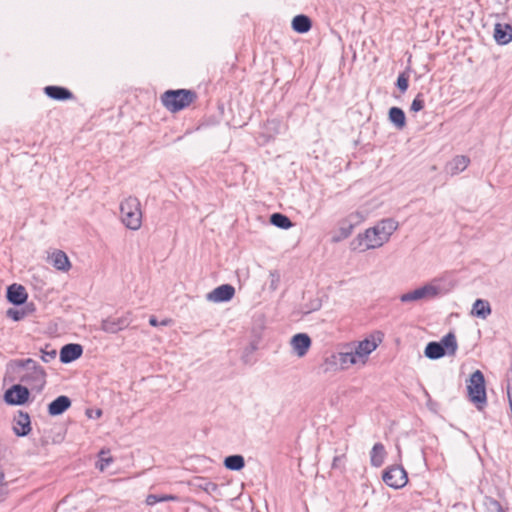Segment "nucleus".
I'll return each mask as SVG.
<instances>
[{
	"label": "nucleus",
	"instance_id": "nucleus-1",
	"mask_svg": "<svg viewBox=\"0 0 512 512\" xmlns=\"http://www.w3.org/2000/svg\"><path fill=\"white\" fill-rule=\"evenodd\" d=\"M398 228V222L392 218L379 221L374 227L368 228L364 233L351 242L352 249L365 251L381 247L386 243L393 232Z\"/></svg>",
	"mask_w": 512,
	"mask_h": 512
},
{
	"label": "nucleus",
	"instance_id": "nucleus-2",
	"mask_svg": "<svg viewBox=\"0 0 512 512\" xmlns=\"http://www.w3.org/2000/svg\"><path fill=\"white\" fill-rule=\"evenodd\" d=\"M197 99V93L189 89L167 90L161 95L162 105L171 113L189 107Z\"/></svg>",
	"mask_w": 512,
	"mask_h": 512
},
{
	"label": "nucleus",
	"instance_id": "nucleus-3",
	"mask_svg": "<svg viewBox=\"0 0 512 512\" xmlns=\"http://www.w3.org/2000/svg\"><path fill=\"white\" fill-rule=\"evenodd\" d=\"M458 344L454 333L449 332L442 337L440 341L429 342L425 349L424 355L428 359L437 360L445 355L453 356L456 354Z\"/></svg>",
	"mask_w": 512,
	"mask_h": 512
},
{
	"label": "nucleus",
	"instance_id": "nucleus-4",
	"mask_svg": "<svg viewBox=\"0 0 512 512\" xmlns=\"http://www.w3.org/2000/svg\"><path fill=\"white\" fill-rule=\"evenodd\" d=\"M121 220L131 230H138L142 224L141 204L137 197L129 196L120 204Z\"/></svg>",
	"mask_w": 512,
	"mask_h": 512
},
{
	"label": "nucleus",
	"instance_id": "nucleus-5",
	"mask_svg": "<svg viewBox=\"0 0 512 512\" xmlns=\"http://www.w3.org/2000/svg\"><path fill=\"white\" fill-rule=\"evenodd\" d=\"M467 392L469 400L476 405L478 409L487 403L485 378L480 370L474 371L467 383Z\"/></svg>",
	"mask_w": 512,
	"mask_h": 512
},
{
	"label": "nucleus",
	"instance_id": "nucleus-6",
	"mask_svg": "<svg viewBox=\"0 0 512 512\" xmlns=\"http://www.w3.org/2000/svg\"><path fill=\"white\" fill-rule=\"evenodd\" d=\"M358 358L354 355L353 349L333 353L330 357L325 359L326 371L327 370H345L351 365L356 364Z\"/></svg>",
	"mask_w": 512,
	"mask_h": 512
},
{
	"label": "nucleus",
	"instance_id": "nucleus-7",
	"mask_svg": "<svg viewBox=\"0 0 512 512\" xmlns=\"http://www.w3.org/2000/svg\"><path fill=\"white\" fill-rule=\"evenodd\" d=\"M382 479L393 489L403 488L408 482L406 470L401 465H392L383 471Z\"/></svg>",
	"mask_w": 512,
	"mask_h": 512
},
{
	"label": "nucleus",
	"instance_id": "nucleus-8",
	"mask_svg": "<svg viewBox=\"0 0 512 512\" xmlns=\"http://www.w3.org/2000/svg\"><path fill=\"white\" fill-rule=\"evenodd\" d=\"M46 372L43 367H31V371L24 374L20 381L26 383L32 390L40 393L46 385Z\"/></svg>",
	"mask_w": 512,
	"mask_h": 512
},
{
	"label": "nucleus",
	"instance_id": "nucleus-9",
	"mask_svg": "<svg viewBox=\"0 0 512 512\" xmlns=\"http://www.w3.org/2000/svg\"><path fill=\"white\" fill-rule=\"evenodd\" d=\"M29 388L21 385L14 384L4 393V401L8 405H23L29 400Z\"/></svg>",
	"mask_w": 512,
	"mask_h": 512
},
{
	"label": "nucleus",
	"instance_id": "nucleus-10",
	"mask_svg": "<svg viewBox=\"0 0 512 512\" xmlns=\"http://www.w3.org/2000/svg\"><path fill=\"white\" fill-rule=\"evenodd\" d=\"M439 294V288L426 284L420 288H417L413 291L404 293L400 296V301L403 303L418 301L425 298H434Z\"/></svg>",
	"mask_w": 512,
	"mask_h": 512
},
{
	"label": "nucleus",
	"instance_id": "nucleus-11",
	"mask_svg": "<svg viewBox=\"0 0 512 512\" xmlns=\"http://www.w3.org/2000/svg\"><path fill=\"white\" fill-rule=\"evenodd\" d=\"M130 323L129 313L117 318L108 317L101 321V330L106 333L115 334L128 328Z\"/></svg>",
	"mask_w": 512,
	"mask_h": 512
},
{
	"label": "nucleus",
	"instance_id": "nucleus-12",
	"mask_svg": "<svg viewBox=\"0 0 512 512\" xmlns=\"http://www.w3.org/2000/svg\"><path fill=\"white\" fill-rule=\"evenodd\" d=\"M235 295V288L231 284H222L206 295V299L214 303L230 301Z\"/></svg>",
	"mask_w": 512,
	"mask_h": 512
},
{
	"label": "nucleus",
	"instance_id": "nucleus-13",
	"mask_svg": "<svg viewBox=\"0 0 512 512\" xmlns=\"http://www.w3.org/2000/svg\"><path fill=\"white\" fill-rule=\"evenodd\" d=\"M6 298L9 303L21 306L26 304L28 293L23 285L13 283L7 287Z\"/></svg>",
	"mask_w": 512,
	"mask_h": 512
},
{
	"label": "nucleus",
	"instance_id": "nucleus-14",
	"mask_svg": "<svg viewBox=\"0 0 512 512\" xmlns=\"http://www.w3.org/2000/svg\"><path fill=\"white\" fill-rule=\"evenodd\" d=\"M83 354V347L77 343H69L62 346L60 349V361L63 364L71 363L78 358H80Z\"/></svg>",
	"mask_w": 512,
	"mask_h": 512
},
{
	"label": "nucleus",
	"instance_id": "nucleus-15",
	"mask_svg": "<svg viewBox=\"0 0 512 512\" xmlns=\"http://www.w3.org/2000/svg\"><path fill=\"white\" fill-rule=\"evenodd\" d=\"M379 342H381L380 338L378 339V342H376L373 337L371 339L365 338L364 340L359 341L355 347L352 348L354 355L359 359H363V362H365L368 355L376 350Z\"/></svg>",
	"mask_w": 512,
	"mask_h": 512
},
{
	"label": "nucleus",
	"instance_id": "nucleus-16",
	"mask_svg": "<svg viewBox=\"0 0 512 512\" xmlns=\"http://www.w3.org/2000/svg\"><path fill=\"white\" fill-rule=\"evenodd\" d=\"M291 346L298 357H303L307 354L311 347V338L306 333H297L291 338Z\"/></svg>",
	"mask_w": 512,
	"mask_h": 512
},
{
	"label": "nucleus",
	"instance_id": "nucleus-17",
	"mask_svg": "<svg viewBox=\"0 0 512 512\" xmlns=\"http://www.w3.org/2000/svg\"><path fill=\"white\" fill-rule=\"evenodd\" d=\"M13 431L19 437L27 436L31 431V420L27 412L18 411V415L14 418Z\"/></svg>",
	"mask_w": 512,
	"mask_h": 512
},
{
	"label": "nucleus",
	"instance_id": "nucleus-18",
	"mask_svg": "<svg viewBox=\"0 0 512 512\" xmlns=\"http://www.w3.org/2000/svg\"><path fill=\"white\" fill-rule=\"evenodd\" d=\"M72 405L71 399L66 395H60L48 404V414L52 417L62 415Z\"/></svg>",
	"mask_w": 512,
	"mask_h": 512
},
{
	"label": "nucleus",
	"instance_id": "nucleus-19",
	"mask_svg": "<svg viewBox=\"0 0 512 512\" xmlns=\"http://www.w3.org/2000/svg\"><path fill=\"white\" fill-rule=\"evenodd\" d=\"M44 93L51 99L57 101H66L73 98V93L62 86L50 85L44 88Z\"/></svg>",
	"mask_w": 512,
	"mask_h": 512
},
{
	"label": "nucleus",
	"instance_id": "nucleus-20",
	"mask_svg": "<svg viewBox=\"0 0 512 512\" xmlns=\"http://www.w3.org/2000/svg\"><path fill=\"white\" fill-rule=\"evenodd\" d=\"M494 39L499 45L508 44L512 41V26L510 24H495Z\"/></svg>",
	"mask_w": 512,
	"mask_h": 512
},
{
	"label": "nucleus",
	"instance_id": "nucleus-21",
	"mask_svg": "<svg viewBox=\"0 0 512 512\" xmlns=\"http://www.w3.org/2000/svg\"><path fill=\"white\" fill-rule=\"evenodd\" d=\"M388 119L398 130L406 127V115L399 107L394 106L389 109Z\"/></svg>",
	"mask_w": 512,
	"mask_h": 512
},
{
	"label": "nucleus",
	"instance_id": "nucleus-22",
	"mask_svg": "<svg viewBox=\"0 0 512 512\" xmlns=\"http://www.w3.org/2000/svg\"><path fill=\"white\" fill-rule=\"evenodd\" d=\"M291 25H292V29L295 32L304 34V33H307L311 29L312 21L308 16H306L304 14H299V15H296L292 19Z\"/></svg>",
	"mask_w": 512,
	"mask_h": 512
},
{
	"label": "nucleus",
	"instance_id": "nucleus-23",
	"mask_svg": "<svg viewBox=\"0 0 512 512\" xmlns=\"http://www.w3.org/2000/svg\"><path fill=\"white\" fill-rule=\"evenodd\" d=\"M491 306L487 300L477 299L472 307L471 314L481 319H486L491 314Z\"/></svg>",
	"mask_w": 512,
	"mask_h": 512
},
{
	"label": "nucleus",
	"instance_id": "nucleus-24",
	"mask_svg": "<svg viewBox=\"0 0 512 512\" xmlns=\"http://www.w3.org/2000/svg\"><path fill=\"white\" fill-rule=\"evenodd\" d=\"M53 266L60 271H68L71 267L68 256L62 250L53 252L51 256Z\"/></svg>",
	"mask_w": 512,
	"mask_h": 512
},
{
	"label": "nucleus",
	"instance_id": "nucleus-25",
	"mask_svg": "<svg viewBox=\"0 0 512 512\" xmlns=\"http://www.w3.org/2000/svg\"><path fill=\"white\" fill-rule=\"evenodd\" d=\"M385 455L386 452L384 445L382 443L374 444L370 452L371 465L374 467H380L384 463Z\"/></svg>",
	"mask_w": 512,
	"mask_h": 512
},
{
	"label": "nucleus",
	"instance_id": "nucleus-26",
	"mask_svg": "<svg viewBox=\"0 0 512 512\" xmlns=\"http://www.w3.org/2000/svg\"><path fill=\"white\" fill-rule=\"evenodd\" d=\"M224 467L231 471H240L245 467V459L240 454L229 455L224 459Z\"/></svg>",
	"mask_w": 512,
	"mask_h": 512
},
{
	"label": "nucleus",
	"instance_id": "nucleus-27",
	"mask_svg": "<svg viewBox=\"0 0 512 512\" xmlns=\"http://www.w3.org/2000/svg\"><path fill=\"white\" fill-rule=\"evenodd\" d=\"M470 163V159L464 155H458L448 164L449 171L452 175H456L464 171Z\"/></svg>",
	"mask_w": 512,
	"mask_h": 512
},
{
	"label": "nucleus",
	"instance_id": "nucleus-28",
	"mask_svg": "<svg viewBox=\"0 0 512 512\" xmlns=\"http://www.w3.org/2000/svg\"><path fill=\"white\" fill-rule=\"evenodd\" d=\"M270 223L281 229H289L293 226L290 218L282 213H273L270 216Z\"/></svg>",
	"mask_w": 512,
	"mask_h": 512
},
{
	"label": "nucleus",
	"instance_id": "nucleus-29",
	"mask_svg": "<svg viewBox=\"0 0 512 512\" xmlns=\"http://www.w3.org/2000/svg\"><path fill=\"white\" fill-rule=\"evenodd\" d=\"M177 496L171 494H149L146 498V504L153 506L159 502L176 501Z\"/></svg>",
	"mask_w": 512,
	"mask_h": 512
},
{
	"label": "nucleus",
	"instance_id": "nucleus-30",
	"mask_svg": "<svg viewBox=\"0 0 512 512\" xmlns=\"http://www.w3.org/2000/svg\"><path fill=\"white\" fill-rule=\"evenodd\" d=\"M112 462L113 458L109 456V451L101 450L99 452V461L97 462L96 467L100 471H104Z\"/></svg>",
	"mask_w": 512,
	"mask_h": 512
},
{
	"label": "nucleus",
	"instance_id": "nucleus-31",
	"mask_svg": "<svg viewBox=\"0 0 512 512\" xmlns=\"http://www.w3.org/2000/svg\"><path fill=\"white\" fill-rule=\"evenodd\" d=\"M10 365L18 368H27L29 371H31V367H41L32 358L13 360L10 362Z\"/></svg>",
	"mask_w": 512,
	"mask_h": 512
},
{
	"label": "nucleus",
	"instance_id": "nucleus-32",
	"mask_svg": "<svg viewBox=\"0 0 512 512\" xmlns=\"http://www.w3.org/2000/svg\"><path fill=\"white\" fill-rule=\"evenodd\" d=\"M409 86V75L405 72H402L398 75L396 81V87L402 92H406Z\"/></svg>",
	"mask_w": 512,
	"mask_h": 512
},
{
	"label": "nucleus",
	"instance_id": "nucleus-33",
	"mask_svg": "<svg viewBox=\"0 0 512 512\" xmlns=\"http://www.w3.org/2000/svg\"><path fill=\"white\" fill-rule=\"evenodd\" d=\"M354 229V226L353 224H350L348 222V220L343 219L340 223V227H339V232H340V236L341 238H348L351 234H352V231Z\"/></svg>",
	"mask_w": 512,
	"mask_h": 512
},
{
	"label": "nucleus",
	"instance_id": "nucleus-34",
	"mask_svg": "<svg viewBox=\"0 0 512 512\" xmlns=\"http://www.w3.org/2000/svg\"><path fill=\"white\" fill-rule=\"evenodd\" d=\"M6 316L13 321H21L26 317V312L21 309L9 308L6 311Z\"/></svg>",
	"mask_w": 512,
	"mask_h": 512
},
{
	"label": "nucleus",
	"instance_id": "nucleus-35",
	"mask_svg": "<svg viewBox=\"0 0 512 512\" xmlns=\"http://www.w3.org/2000/svg\"><path fill=\"white\" fill-rule=\"evenodd\" d=\"M269 278H270L269 289L271 291H276L278 289L280 281H281V275H280L279 271H277V270L270 271Z\"/></svg>",
	"mask_w": 512,
	"mask_h": 512
},
{
	"label": "nucleus",
	"instance_id": "nucleus-36",
	"mask_svg": "<svg viewBox=\"0 0 512 512\" xmlns=\"http://www.w3.org/2000/svg\"><path fill=\"white\" fill-rule=\"evenodd\" d=\"M346 456L345 454L336 455L333 458L332 468L343 472L345 470Z\"/></svg>",
	"mask_w": 512,
	"mask_h": 512
},
{
	"label": "nucleus",
	"instance_id": "nucleus-37",
	"mask_svg": "<svg viewBox=\"0 0 512 512\" xmlns=\"http://www.w3.org/2000/svg\"><path fill=\"white\" fill-rule=\"evenodd\" d=\"M423 108H424L423 94L422 93H418L416 95V97L413 99L412 103H411L410 110L412 112H419Z\"/></svg>",
	"mask_w": 512,
	"mask_h": 512
},
{
	"label": "nucleus",
	"instance_id": "nucleus-38",
	"mask_svg": "<svg viewBox=\"0 0 512 512\" xmlns=\"http://www.w3.org/2000/svg\"><path fill=\"white\" fill-rule=\"evenodd\" d=\"M49 345L41 349V359L43 362L48 363L56 358L57 352L55 349L48 350Z\"/></svg>",
	"mask_w": 512,
	"mask_h": 512
},
{
	"label": "nucleus",
	"instance_id": "nucleus-39",
	"mask_svg": "<svg viewBox=\"0 0 512 512\" xmlns=\"http://www.w3.org/2000/svg\"><path fill=\"white\" fill-rule=\"evenodd\" d=\"M282 127V123L278 119L268 120L266 123V129L272 134H279Z\"/></svg>",
	"mask_w": 512,
	"mask_h": 512
},
{
	"label": "nucleus",
	"instance_id": "nucleus-40",
	"mask_svg": "<svg viewBox=\"0 0 512 512\" xmlns=\"http://www.w3.org/2000/svg\"><path fill=\"white\" fill-rule=\"evenodd\" d=\"M364 219V215L359 211L352 212L346 217V220H348L350 224H353L354 227L362 223Z\"/></svg>",
	"mask_w": 512,
	"mask_h": 512
},
{
	"label": "nucleus",
	"instance_id": "nucleus-41",
	"mask_svg": "<svg viewBox=\"0 0 512 512\" xmlns=\"http://www.w3.org/2000/svg\"><path fill=\"white\" fill-rule=\"evenodd\" d=\"M207 493H211L217 490V485L211 481H205L203 484L199 485Z\"/></svg>",
	"mask_w": 512,
	"mask_h": 512
},
{
	"label": "nucleus",
	"instance_id": "nucleus-42",
	"mask_svg": "<svg viewBox=\"0 0 512 512\" xmlns=\"http://www.w3.org/2000/svg\"><path fill=\"white\" fill-rule=\"evenodd\" d=\"M22 310L25 311L26 316H28V315L34 313L36 309H35L34 303H28L22 308Z\"/></svg>",
	"mask_w": 512,
	"mask_h": 512
},
{
	"label": "nucleus",
	"instance_id": "nucleus-43",
	"mask_svg": "<svg viewBox=\"0 0 512 512\" xmlns=\"http://www.w3.org/2000/svg\"><path fill=\"white\" fill-rule=\"evenodd\" d=\"M493 506H494V512H504L502 506L500 505V503L498 501H494Z\"/></svg>",
	"mask_w": 512,
	"mask_h": 512
},
{
	"label": "nucleus",
	"instance_id": "nucleus-44",
	"mask_svg": "<svg viewBox=\"0 0 512 512\" xmlns=\"http://www.w3.org/2000/svg\"><path fill=\"white\" fill-rule=\"evenodd\" d=\"M149 324H150L151 326H154V327L158 325V321H157V319H156V317H155V316H151V317H150V319H149Z\"/></svg>",
	"mask_w": 512,
	"mask_h": 512
},
{
	"label": "nucleus",
	"instance_id": "nucleus-45",
	"mask_svg": "<svg viewBox=\"0 0 512 512\" xmlns=\"http://www.w3.org/2000/svg\"><path fill=\"white\" fill-rule=\"evenodd\" d=\"M256 348H257V347H256V345H255V344H251V345H250V351H251V352L255 351V350H256Z\"/></svg>",
	"mask_w": 512,
	"mask_h": 512
},
{
	"label": "nucleus",
	"instance_id": "nucleus-46",
	"mask_svg": "<svg viewBox=\"0 0 512 512\" xmlns=\"http://www.w3.org/2000/svg\"><path fill=\"white\" fill-rule=\"evenodd\" d=\"M95 415H97V417H100L102 415V411L100 409H98L96 412H95Z\"/></svg>",
	"mask_w": 512,
	"mask_h": 512
}]
</instances>
